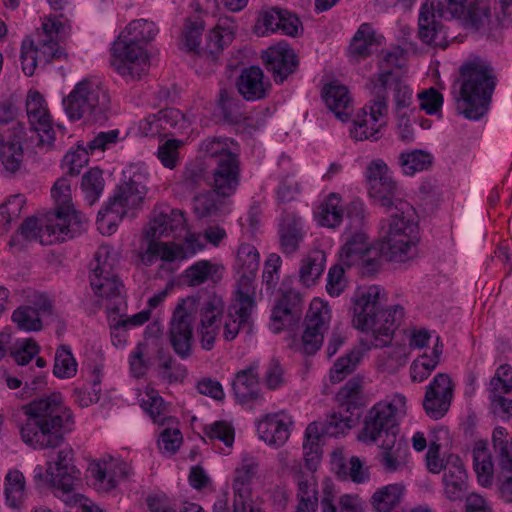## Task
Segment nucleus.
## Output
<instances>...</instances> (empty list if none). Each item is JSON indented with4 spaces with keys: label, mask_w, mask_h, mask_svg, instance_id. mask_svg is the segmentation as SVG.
<instances>
[{
    "label": "nucleus",
    "mask_w": 512,
    "mask_h": 512,
    "mask_svg": "<svg viewBox=\"0 0 512 512\" xmlns=\"http://www.w3.org/2000/svg\"><path fill=\"white\" fill-rule=\"evenodd\" d=\"M25 423L19 425L22 441L34 449H54L64 442L73 415L59 393L35 399L22 407Z\"/></svg>",
    "instance_id": "obj_1"
},
{
    "label": "nucleus",
    "mask_w": 512,
    "mask_h": 512,
    "mask_svg": "<svg viewBox=\"0 0 512 512\" xmlns=\"http://www.w3.org/2000/svg\"><path fill=\"white\" fill-rule=\"evenodd\" d=\"M496 86L494 69L481 58L465 61L454 82L456 110L470 120H479L488 111Z\"/></svg>",
    "instance_id": "obj_2"
},
{
    "label": "nucleus",
    "mask_w": 512,
    "mask_h": 512,
    "mask_svg": "<svg viewBox=\"0 0 512 512\" xmlns=\"http://www.w3.org/2000/svg\"><path fill=\"white\" fill-rule=\"evenodd\" d=\"M381 293L382 289L373 285L357 291L352 298L353 325L361 331H372L375 347L385 346L391 341L404 316V308L400 305L383 309Z\"/></svg>",
    "instance_id": "obj_3"
},
{
    "label": "nucleus",
    "mask_w": 512,
    "mask_h": 512,
    "mask_svg": "<svg viewBox=\"0 0 512 512\" xmlns=\"http://www.w3.org/2000/svg\"><path fill=\"white\" fill-rule=\"evenodd\" d=\"M379 242L381 256L388 261L405 262L417 254L418 224L415 209L407 202L397 200L394 212L383 227Z\"/></svg>",
    "instance_id": "obj_4"
},
{
    "label": "nucleus",
    "mask_w": 512,
    "mask_h": 512,
    "mask_svg": "<svg viewBox=\"0 0 512 512\" xmlns=\"http://www.w3.org/2000/svg\"><path fill=\"white\" fill-rule=\"evenodd\" d=\"M69 33L70 26L56 16L45 17L41 28L36 31V39L26 38L22 42L20 60L24 74L32 76L38 62L49 64L55 59L67 58L60 43Z\"/></svg>",
    "instance_id": "obj_5"
},
{
    "label": "nucleus",
    "mask_w": 512,
    "mask_h": 512,
    "mask_svg": "<svg viewBox=\"0 0 512 512\" xmlns=\"http://www.w3.org/2000/svg\"><path fill=\"white\" fill-rule=\"evenodd\" d=\"M406 52L399 46L383 50L379 68L382 72L370 77L366 87L372 98L353 119V124L363 127L377 123L388 114V86L393 79L392 68H403L406 64Z\"/></svg>",
    "instance_id": "obj_6"
},
{
    "label": "nucleus",
    "mask_w": 512,
    "mask_h": 512,
    "mask_svg": "<svg viewBox=\"0 0 512 512\" xmlns=\"http://www.w3.org/2000/svg\"><path fill=\"white\" fill-rule=\"evenodd\" d=\"M68 118L82 120L85 125L103 126L109 119L110 98L105 89L93 82H79L63 99Z\"/></svg>",
    "instance_id": "obj_7"
},
{
    "label": "nucleus",
    "mask_w": 512,
    "mask_h": 512,
    "mask_svg": "<svg viewBox=\"0 0 512 512\" xmlns=\"http://www.w3.org/2000/svg\"><path fill=\"white\" fill-rule=\"evenodd\" d=\"M470 0H426L420 9L418 35L434 47L446 48L447 36L441 19L463 18Z\"/></svg>",
    "instance_id": "obj_8"
},
{
    "label": "nucleus",
    "mask_w": 512,
    "mask_h": 512,
    "mask_svg": "<svg viewBox=\"0 0 512 512\" xmlns=\"http://www.w3.org/2000/svg\"><path fill=\"white\" fill-rule=\"evenodd\" d=\"M94 260L90 285L97 296L106 299L107 312L119 314L126 302L123 284L114 273L116 254L109 246L102 245L95 253Z\"/></svg>",
    "instance_id": "obj_9"
},
{
    "label": "nucleus",
    "mask_w": 512,
    "mask_h": 512,
    "mask_svg": "<svg viewBox=\"0 0 512 512\" xmlns=\"http://www.w3.org/2000/svg\"><path fill=\"white\" fill-rule=\"evenodd\" d=\"M406 412V397L403 394H395L389 402L375 404L365 418L359 440L374 443L383 433L385 439L397 437L398 420L405 416Z\"/></svg>",
    "instance_id": "obj_10"
},
{
    "label": "nucleus",
    "mask_w": 512,
    "mask_h": 512,
    "mask_svg": "<svg viewBox=\"0 0 512 512\" xmlns=\"http://www.w3.org/2000/svg\"><path fill=\"white\" fill-rule=\"evenodd\" d=\"M146 193V186L136 180L135 177L118 185L105 207L98 212L97 223L99 229L103 230L106 217H109L107 232L112 233L116 227L115 221L122 219L128 210L138 208L142 204Z\"/></svg>",
    "instance_id": "obj_11"
},
{
    "label": "nucleus",
    "mask_w": 512,
    "mask_h": 512,
    "mask_svg": "<svg viewBox=\"0 0 512 512\" xmlns=\"http://www.w3.org/2000/svg\"><path fill=\"white\" fill-rule=\"evenodd\" d=\"M78 222L64 227V220L59 216L47 215L44 224L39 225L36 217L26 218L19 227L25 240H39L42 245H52L79 235Z\"/></svg>",
    "instance_id": "obj_12"
},
{
    "label": "nucleus",
    "mask_w": 512,
    "mask_h": 512,
    "mask_svg": "<svg viewBox=\"0 0 512 512\" xmlns=\"http://www.w3.org/2000/svg\"><path fill=\"white\" fill-rule=\"evenodd\" d=\"M193 300L181 299L176 305L169 323V342L182 359L190 357L193 343Z\"/></svg>",
    "instance_id": "obj_13"
},
{
    "label": "nucleus",
    "mask_w": 512,
    "mask_h": 512,
    "mask_svg": "<svg viewBox=\"0 0 512 512\" xmlns=\"http://www.w3.org/2000/svg\"><path fill=\"white\" fill-rule=\"evenodd\" d=\"M111 52V65L120 75L136 79L147 74L150 67L149 56L141 45L118 37L112 45Z\"/></svg>",
    "instance_id": "obj_14"
},
{
    "label": "nucleus",
    "mask_w": 512,
    "mask_h": 512,
    "mask_svg": "<svg viewBox=\"0 0 512 512\" xmlns=\"http://www.w3.org/2000/svg\"><path fill=\"white\" fill-rule=\"evenodd\" d=\"M330 319L328 304L321 299H313L305 317V330L302 334V350L305 354L314 355L321 348Z\"/></svg>",
    "instance_id": "obj_15"
},
{
    "label": "nucleus",
    "mask_w": 512,
    "mask_h": 512,
    "mask_svg": "<svg viewBox=\"0 0 512 512\" xmlns=\"http://www.w3.org/2000/svg\"><path fill=\"white\" fill-rule=\"evenodd\" d=\"M47 474L59 497L65 503H71L70 493L73 492L75 481L79 480V470L72 464V449L64 448L58 452L55 463H49Z\"/></svg>",
    "instance_id": "obj_16"
},
{
    "label": "nucleus",
    "mask_w": 512,
    "mask_h": 512,
    "mask_svg": "<svg viewBox=\"0 0 512 512\" xmlns=\"http://www.w3.org/2000/svg\"><path fill=\"white\" fill-rule=\"evenodd\" d=\"M367 235L361 231L356 230L341 248V259L345 265L351 266L356 261H361V264L370 272L375 271L380 266L381 253L378 247H370L367 243Z\"/></svg>",
    "instance_id": "obj_17"
},
{
    "label": "nucleus",
    "mask_w": 512,
    "mask_h": 512,
    "mask_svg": "<svg viewBox=\"0 0 512 512\" xmlns=\"http://www.w3.org/2000/svg\"><path fill=\"white\" fill-rule=\"evenodd\" d=\"M453 397V383L448 374L438 373L427 386L423 399L426 414L441 419L449 410Z\"/></svg>",
    "instance_id": "obj_18"
},
{
    "label": "nucleus",
    "mask_w": 512,
    "mask_h": 512,
    "mask_svg": "<svg viewBox=\"0 0 512 512\" xmlns=\"http://www.w3.org/2000/svg\"><path fill=\"white\" fill-rule=\"evenodd\" d=\"M119 139V130H110L108 132H100L92 140L88 141L86 145H78V149L73 152L67 153L62 161V167L67 169L66 176L71 177L80 174L83 167L88 164V154L93 153L95 150L104 151L110 144H115Z\"/></svg>",
    "instance_id": "obj_19"
},
{
    "label": "nucleus",
    "mask_w": 512,
    "mask_h": 512,
    "mask_svg": "<svg viewBox=\"0 0 512 512\" xmlns=\"http://www.w3.org/2000/svg\"><path fill=\"white\" fill-rule=\"evenodd\" d=\"M492 413L509 420L512 416V370L509 366H500L490 381Z\"/></svg>",
    "instance_id": "obj_20"
},
{
    "label": "nucleus",
    "mask_w": 512,
    "mask_h": 512,
    "mask_svg": "<svg viewBox=\"0 0 512 512\" xmlns=\"http://www.w3.org/2000/svg\"><path fill=\"white\" fill-rule=\"evenodd\" d=\"M260 257L257 249L248 243L241 244L237 251L235 269L239 275L236 283L237 294L255 297L253 281L259 269Z\"/></svg>",
    "instance_id": "obj_21"
},
{
    "label": "nucleus",
    "mask_w": 512,
    "mask_h": 512,
    "mask_svg": "<svg viewBox=\"0 0 512 512\" xmlns=\"http://www.w3.org/2000/svg\"><path fill=\"white\" fill-rule=\"evenodd\" d=\"M261 58L276 83H283L289 75L296 71L299 64L294 50L283 42L268 48L263 52Z\"/></svg>",
    "instance_id": "obj_22"
},
{
    "label": "nucleus",
    "mask_w": 512,
    "mask_h": 512,
    "mask_svg": "<svg viewBox=\"0 0 512 512\" xmlns=\"http://www.w3.org/2000/svg\"><path fill=\"white\" fill-rule=\"evenodd\" d=\"M240 160L237 152L222 155L213 170V190L217 195H232L239 185Z\"/></svg>",
    "instance_id": "obj_23"
},
{
    "label": "nucleus",
    "mask_w": 512,
    "mask_h": 512,
    "mask_svg": "<svg viewBox=\"0 0 512 512\" xmlns=\"http://www.w3.org/2000/svg\"><path fill=\"white\" fill-rule=\"evenodd\" d=\"M492 442L499 457V466L503 483L499 487L501 499L512 503V441L507 439V432L503 427L493 431Z\"/></svg>",
    "instance_id": "obj_24"
},
{
    "label": "nucleus",
    "mask_w": 512,
    "mask_h": 512,
    "mask_svg": "<svg viewBox=\"0 0 512 512\" xmlns=\"http://www.w3.org/2000/svg\"><path fill=\"white\" fill-rule=\"evenodd\" d=\"M255 305L256 301L254 296L237 294V292L234 293L224 321L223 337L226 341L234 340L240 328L249 324Z\"/></svg>",
    "instance_id": "obj_25"
},
{
    "label": "nucleus",
    "mask_w": 512,
    "mask_h": 512,
    "mask_svg": "<svg viewBox=\"0 0 512 512\" xmlns=\"http://www.w3.org/2000/svg\"><path fill=\"white\" fill-rule=\"evenodd\" d=\"M303 298L299 291L288 289L276 302L271 315L274 332H279L284 326H292L301 317Z\"/></svg>",
    "instance_id": "obj_26"
},
{
    "label": "nucleus",
    "mask_w": 512,
    "mask_h": 512,
    "mask_svg": "<svg viewBox=\"0 0 512 512\" xmlns=\"http://www.w3.org/2000/svg\"><path fill=\"white\" fill-rule=\"evenodd\" d=\"M185 226L186 219L183 211L164 206L154 210V217L144 236L147 240L159 239L178 231L182 232Z\"/></svg>",
    "instance_id": "obj_27"
},
{
    "label": "nucleus",
    "mask_w": 512,
    "mask_h": 512,
    "mask_svg": "<svg viewBox=\"0 0 512 512\" xmlns=\"http://www.w3.org/2000/svg\"><path fill=\"white\" fill-rule=\"evenodd\" d=\"M52 197L56 202V208L53 213V216H59L64 220V227L67 225H71L72 222H78L79 224V234L85 229L86 221L82 218V216L76 212L71 205V189L70 182L67 176H63L59 178L53 185L51 189Z\"/></svg>",
    "instance_id": "obj_28"
},
{
    "label": "nucleus",
    "mask_w": 512,
    "mask_h": 512,
    "mask_svg": "<svg viewBox=\"0 0 512 512\" xmlns=\"http://www.w3.org/2000/svg\"><path fill=\"white\" fill-rule=\"evenodd\" d=\"M89 471L99 486L106 491L114 489L119 480L129 479L133 475L131 465L120 460L110 461L103 465L94 463L90 466Z\"/></svg>",
    "instance_id": "obj_29"
},
{
    "label": "nucleus",
    "mask_w": 512,
    "mask_h": 512,
    "mask_svg": "<svg viewBox=\"0 0 512 512\" xmlns=\"http://www.w3.org/2000/svg\"><path fill=\"white\" fill-rule=\"evenodd\" d=\"M292 423L283 413L267 415L259 422L258 433L267 444L280 447L288 440Z\"/></svg>",
    "instance_id": "obj_30"
},
{
    "label": "nucleus",
    "mask_w": 512,
    "mask_h": 512,
    "mask_svg": "<svg viewBox=\"0 0 512 512\" xmlns=\"http://www.w3.org/2000/svg\"><path fill=\"white\" fill-rule=\"evenodd\" d=\"M444 492L450 501L460 500L467 490V473L458 456L451 455L444 466Z\"/></svg>",
    "instance_id": "obj_31"
},
{
    "label": "nucleus",
    "mask_w": 512,
    "mask_h": 512,
    "mask_svg": "<svg viewBox=\"0 0 512 512\" xmlns=\"http://www.w3.org/2000/svg\"><path fill=\"white\" fill-rule=\"evenodd\" d=\"M232 389L237 402L246 404L259 398L258 364L252 363L238 371L232 382Z\"/></svg>",
    "instance_id": "obj_32"
},
{
    "label": "nucleus",
    "mask_w": 512,
    "mask_h": 512,
    "mask_svg": "<svg viewBox=\"0 0 512 512\" xmlns=\"http://www.w3.org/2000/svg\"><path fill=\"white\" fill-rule=\"evenodd\" d=\"M236 86L238 92L248 101L265 98L270 88V84L264 81L263 71L258 66L242 70Z\"/></svg>",
    "instance_id": "obj_33"
},
{
    "label": "nucleus",
    "mask_w": 512,
    "mask_h": 512,
    "mask_svg": "<svg viewBox=\"0 0 512 512\" xmlns=\"http://www.w3.org/2000/svg\"><path fill=\"white\" fill-rule=\"evenodd\" d=\"M327 107L342 123L350 117L352 99L346 86L337 82L327 84L322 91Z\"/></svg>",
    "instance_id": "obj_34"
},
{
    "label": "nucleus",
    "mask_w": 512,
    "mask_h": 512,
    "mask_svg": "<svg viewBox=\"0 0 512 512\" xmlns=\"http://www.w3.org/2000/svg\"><path fill=\"white\" fill-rule=\"evenodd\" d=\"M278 235L282 253L287 256L296 253L304 238L300 219L291 215L283 217L279 224Z\"/></svg>",
    "instance_id": "obj_35"
},
{
    "label": "nucleus",
    "mask_w": 512,
    "mask_h": 512,
    "mask_svg": "<svg viewBox=\"0 0 512 512\" xmlns=\"http://www.w3.org/2000/svg\"><path fill=\"white\" fill-rule=\"evenodd\" d=\"M380 462L387 472H395L405 465L407 447L402 440L391 436L384 439L381 445Z\"/></svg>",
    "instance_id": "obj_36"
},
{
    "label": "nucleus",
    "mask_w": 512,
    "mask_h": 512,
    "mask_svg": "<svg viewBox=\"0 0 512 512\" xmlns=\"http://www.w3.org/2000/svg\"><path fill=\"white\" fill-rule=\"evenodd\" d=\"M326 253L315 249L310 251L302 260L299 268V280L306 286L314 285L324 272Z\"/></svg>",
    "instance_id": "obj_37"
},
{
    "label": "nucleus",
    "mask_w": 512,
    "mask_h": 512,
    "mask_svg": "<svg viewBox=\"0 0 512 512\" xmlns=\"http://www.w3.org/2000/svg\"><path fill=\"white\" fill-rule=\"evenodd\" d=\"M360 412H345L338 405V410L329 415L323 424H319L321 435L336 437L351 429L359 419Z\"/></svg>",
    "instance_id": "obj_38"
},
{
    "label": "nucleus",
    "mask_w": 512,
    "mask_h": 512,
    "mask_svg": "<svg viewBox=\"0 0 512 512\" xmlns=\"http://www.w3.org/2000/svg\"><path fill=\"white\" fill-rule=\"evenodd\" d=\"M463 19L467 26L482 34L491 31L490 7L485 0H470Z\"/></svg>",
    "instance_id": "obj_39"
},
{
    "label": "nucleus",
    "mask_w": 512,
    "mask_h": 512,
    "mask_svg": "<svg viewBox=\"0 0 512 512\" xmlns=\"http://www.w3.org/2000/svg\"><path fill=\"white\" fill-rule=\"evenodd\" d=\"M26 111L32 128H52L53 120L48 111L46 101L38 91H29L26 99Z\"/></svg>",
    "instance_id": "obj_40"
},
{
    "label": "nucleus",
    "mask_w": 512,
    "mask_h": 512,
    "mask_svg": "<svg viewBox=\"0 0 512 512\" xmlns=\"http://www.w3.org/2000/svg\"><path fill=\"white\" fill-rule=\"evenodd\" d=\"M321 438L322 435L320 433L319 424L317 422L310 423L305 431L303 452L305 466L311 473L316 471L322 456V449L320 446Z\"/></svg>",
    "instance_id": "obj_41"
},
{
    "label": "nucleus",
    "mask_w": 512,
    "mask_h": 512,
    "mask_svg": "<svg viewBox=\"0 0 512 512\" xmlns=\"http://www.w3.org/2000/svg\"><path fill=\"white\" fill-rule=\"evenodd\" d=\"M403 495V485L389 484L374 492L371 504L376 512H392L401 503Z\"/></svg>",
    "instance_id": "obj_42"
},
{
    "label": "nucleus",
    "mask_w": 512,
    "mask_h": 512,
    "mask_svg": "<svg viewBox=\"0 0 512 512\" xmlns=\"http://www.w3.org/2000/svg\"><path fill=\"white\" fill-rule=\"evenodd\" d=\"M222 269L218 264L208 260H200L185 270L184 278L189 286H199L207 280L217 282L221 279V273L219 272Z\"/></svg>",
    "instance_id": "obj_43"
},
{
    "label": "nucleus",
    "mask_w": 512,
    "mask_h": 512,
    "mask_svg": "<svg viewBox=\"0 0 512 512\" xmlns=\"http://www.w3.org/2000/svg\"><path fill=\"white\" fill-rule=\"evenodd\" d=\"M473 466L479 482L487 486L493 478V463L488 451L487 442L479 440L472 451Z\"/></svg>",
    "instance_id": "obj_44"
},
{
    "label": "nucleus",
    "mask_w": 512,
    "mask_h": 512,
    "mask_svg": "<svg viewBox=\"0 0 512 512\" xmlns=\"http://www.w3.org/2000/svg\"><path fill=\"white\" fill-rule=\"evenodd\" d=\"M158 29L154 22L145 19L131 21L119 35L120 38L133 44L147 43L154 39Z\"/></svg>",
    "instance_id": "obj_45"
},
{
    "label": "nucleus",
    "mask_w": 512,
    "mask_h": 512,
    "mask_svg": "<svg viewBox=\"0 0 512 512\" xmlns=\"http://www.w3.org/2000/svg\"><path fill=\"white\" fill-rule=\"evenodd\" d=\"M362 388V379L353 377L338 391L336 399L345 412H359Z\"/></svg>",
    "instance_id": "obj_46"
},
{
    "label": "nucleus",
    "mask_w": 512,
    "mask_h": 512,
    "mask_svg": "<svg viewBox=\"0 0 512 512\" xmlns=\"http://www.w3.org/2000/svg\"><path fill=\"white\" fill-rule=\"evenodd\" d=\"M145 397L142 399L141 406L155 423L163 426L174 422V418L167 415L168 407L156 390L150 389L146 391Z\"/></svg>",
    "instance_id": "obj_47"
},
{
    "label": "nucleus",
    "mask_w": 512,
    "mask_h": 512,
    "mask_svg": "<svg viewBox=\"0 0 512 512\" xmlns=\"http://www.w3.org/2000/svg\"><path fill=\"white\" fill-rule=\"evenodd\" d=\"M432 154L424 150L403 152L399 155V165L406 175L428 170L433 164Z\"/></svg>",
    "instance_id": "obj_48"
},
{
    "label": "nucleus",
    "mask_w": 512,
    "mask_h": 512,
    "mask_svg": "<svg viewBox=\"0 0 512 512\" xmlns=\"http://www.w3.org/2000/svg\"><path fill=\"white\" fill-rule=\"evenodd\" d=\"M5 496L7 504L13 509L22 506L25 495V479L18 470L9 471L5 477Z\"/></svg>",
    "instance_id": "obj_49"
},
{
    "label": "nucleus",
    "mask_w": 512,
    "mask_h": 512,
    "mask_svg": "<svg viewBox=\"0 0 512 512\" xmlns=\"http://www.w3.org/2000/svg\"><path fill=\"white\" fill-rule=\"evenodd\" d=\"M145 125L155 128H174L191 125L182 112L175 108L162 109L156 114L149 115L145 119Z\"/></svg>",
    "instance_id": "obj_50"
},
{
    "label": "nucleus",
    "mask_w": 512,
    "mask_h": 512,
    "mask_svg": "<svg viewBox=\"0 0 512 512\" xmlns=\"http://www.w3.org/2000/svg\"><path fill=\"white\" fill-rule=\"evenodd\" d=\"M340 203V195L331 193L321 204L318 221L322 226L334 228L340 224L343 218V209Z\"/></svg>",
    "instance_id": "obj_51"
},
{
    "label": "nucleus",
    "mask_w": 512,
    "mask_h": 512,
    "mask_svg": "<svg viewBox=\"0 0 512 512\" xmlns=\"http://www.w3.org/2000/svg\"><path fill=\"white\" fill-rule=\"evenodd\" d=\"M375 32L369 24H362L355 33L349 51L356 58H365L371 54L375 45Z\"/></svg>",
    "instance_id": "obj_52"
},
{
    "label": "nucleus",
    "mask_w": 512,
    "mask_h": 512,
    "mask_svg": "<svg viewBox=\"0 0 512 512\" xmlns=\"http://www.w3.org/2000/svg\"><path fill=\"white\" fill-rule=\"evenodd\" d=\"M234 39V26H224L219 23L207 36L205 53L214 58L215 55L223 51L224 47L229 45Z\"/></svg>",
    "instance_id": "obj_53"
},
{
    "label": "nucleus",
    "mask_w": 512,
    "mask_h": 512,
    "mask_svg": "<svg viewBox=\"0 0 512 512\" xmlns=\"http://www.w3.org/2000/svg\"><path fill=\"white\" fill-rule=\"evenodd\" d=\"M77 362L67 345H61L55 354L53 374L60 379H69L77 373Z\"/></svg>",
    "instance_id": "obj_54"
},
{
    "label": "nucleus",
    "mask_w": 512,
    "mask_h": 512,
    "mask_svg": "<svg viewBox=\"0 0 512 512\" xmlns=\"http://www.w3.org/2000/svg\"><path fill=\"white\" fill-rule=\"evenodd\" d=\"M369 195L380 206L388 209L395 208L397 201H394L396 192V183L391 177L383 178L381 181H375L369 186Z\"/></svg>",
    "instance_id": "obj_55"
},
{
    "label": "nucleus",
    "mask_w": 512,
    "mask_h": 512,
    "mask_svg": "<svg viewBox=\"0 0 512 512\" xmlns=\"http://www.w3.org/2000/svg\"><path fill=\"white\" fill-rule=\"evenodd\" d=\"M224 308L225 305L221 297L209 296L200 308V323L221 327Z\"/></svg>",
    "instance_id": "obj_56"
},
{
    "label": "nucleus",
    "mask_w": 512,
    "mask_h": 512,
    "mask_svg": "<svg viewBox=\"0 0 512 512\" xmlns=\"http://www.w3.org/2000/svg\"><path fill=\"white\" fill-rule=\"evenodd\" d=\"M23 158V150L19 141L0 139V160L7 171L16 172Z\"/></svg>",
    "instance_id": "obj_57"
},
{
    "label": "nucleus",
    "mask_w": 512,
    "mask_h": 512,
    "mask_svg": "<svg viewBox=\"0 0 512 512\" xmlns=\"http://www.w3.org/2000/svg\"><path fill=\"white\" fill-rule=\"evenodd\" d=\"M81 187L85 193V199L92 206L100 197L104 188L102 171L99 168H91L82 177Z\"/></svg>",
    "instance_id": "obj_58"
},
{
    "label": "nucleus",
    "mask_w": 512,
    "mask_h": 512,
    "mask_svg": "<svg viewBox=\"0 0 512 512\" xmlns=\"http://www.w3.org/2000/svg\"><path fill=\"white\" fill-rule=\"evenodd\" d=\"M12 320L20 330L39 331L42 329L39 311L31 306L18 307L12 314Z\"/></svg>",
    "instance_id": "obj_59"
},
{
    "label": "nucleus",
    "mask_w": 512,
    "mask_h": 512,
    "mask_svg": "<svg viewBox=\"0 0 512 512\" xmlns=\"http://www.w3.org/2000/svg\"><path fill=\"white\" fill-rule=\"evenodd\" d=\"M360 352L352 350L340 357L330 370V379L333 383L341 382L348 374L352 373L360 361Z\"/></svg>",
    "instance_id": "obj_60"
},
{
    "label": "nucleus",
    "mask_w": 512,
    "mask_h": 512,
    "mask_svg": "<svg viewBox=\"0 0 512 512\" xmlns=\"http://www.w3.org/2000/svg\"><path fill=\"white\" fill-rule=\"evenodd\" d=\"M201 151L209 157H216L217 160L222 155L238 153L237 144L232 139H222L218 137L210 138L202 142Z\"/></svg>",
    "instance_id": "obj_61"
},
{
    "label": "nucleus",
    "mask_w": 512,
    "mask_h": 512,
    "mask_svg": "<svg viewBox=\"0 0 512 512\" xmlns=\"http://www.w3.org/2000/svg\"><path fill=\"white\" fill-rule=\"evenodd\" d=\"M157 239L148 240L146 251L147 262H152L155 258L160 257L162 260L174 261L180 253L179 247L170 245L169 243L157 242Z\"/></svg>",
    "instance_id": "obj_62"
},
{
    "label": "nucleus",
    "mask_w": 512,
    "mask_h": 512,
    "mask_svg": "<svg viewBox=\"0 0 512 512\" xmlns=\"http://www.w3.org/2000/svg\"><path fill=\"white\" fill-rule=\"evenodd\" d=\"M147 353V343L140 342L131 352L129 357L130 371L136 378L143 377L151 366L150 361L145 357Z\"/></svg>",
    "instance_id": "obj_63"
},
{
    "label": "nucleus",
    "mask_w": 512,
    "mask_h": 512,
    "mask_svg": "<svg viewBox=\"0 0 512 512\" xmlns=\"http://www.w3.org/2000/svg\"><path fill=\"white\" fill-rule=\"evenodd\" d=\"M204 433L209 439H217L227 447H231L234 443V428L225 421H217L211 425H206Z\"/></svg>",
    "instance_id": "obj_64"
}]
</instances>
